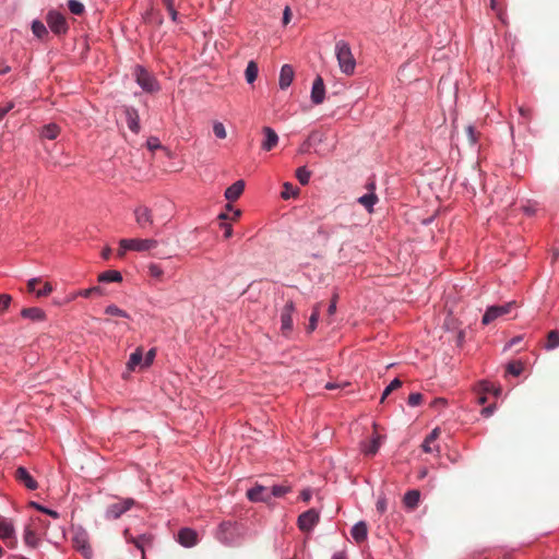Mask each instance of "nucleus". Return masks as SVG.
<instances>
[{"label":"nucleus","mask_w":559,"mask_h":559,"mask_svg":"<svg viewBox=\"0 0 559 559\" xmlns=\"http://www.w3.org/2000/svg\"><path fill=\"white\" fill-rule=\"evenodd\" d=\"M335 56L338 62V67L342 73L352 75L355 72L356 60L353 56L352 49L348 43L338 40L335 44Z\"/></svg>","instance_id":"nucleus-1"},{"label":"nucleus","mask_w":559,"mask_h":559,"mask_svg":"<svg viewBox=\"0 0 559 559\" xmlns=\"http://www.w3.org/2000/svg\"><path fill=\"white\" fill-rule=\"evenodd\" d=\"M119 246H121V248L123 249H130L136 252H146L156 249L158 246V241L153 238L121 239Z\"/></svg>","instance_id":"nucleus-2"},{"label":"nucleus","mask_w":559,"mask_h":559,"mask_svg":"<svg viewBox=\"0 0 559 559\" xmlns=\"http://www.w3.org/2000/svg\"><path fill=\"white\" fill-rule=\"evenodd\" d=\"M134 504L135 501L132 498L120 499L107 507L105 518L107 520H117L127 511H129Z\"/></svg>","instance_id":"nucleus-3"},{"label":"nucleus","mask_w":559,"mask_h":559,"mask_svg":"<svg viewBox=\"0 0 559 559\" xmlns=\"http://www.w3.org/2000/svg\"><path fill=\"white\" fill-rule=\"evenodd\" d=\"M320 512L317 509H309L298 516L297 525L301 532L309 533L319 523Z\"/></svg>","instance_id":"nucleus-4"},{"label":"nucleus","mask_w":559,"mask_h":559,"mask_svg":"<svg viewBox=\"0 0 559 559\" xmlns=\"http://www.w3.org/2000/svg\"><path fill=\"white\" fill-rule=\"evenodd\" d=\"M514 306H515V302L511 301V302H507V304L501 305V306H490V307H488L486 312H485V314H484V317H483V320H481L483 324H490L496 319L510 313V311L512 310V308Z\"/></svg>","instance_id":"nucleus-5"},{"label":"nucleus","mask_w":559,"mask_h":559,"mask_svg":"<svg viewBox=\"0 0 559 559\" xmlns=\"http://www.w3.org/2000/svg\"><path fill=\"white\" fill-rule=\"evenodd\" d=\"M46 22L55 34H66L68 32V23L63 14L57 11H49L46 15Z\"/></svg>","instance_id":"nucleus-6"},{"label":"nucleus","mask_w":559,"mask_h":559,"mask_svg":"<svg viewBox=\"0 0 559 559\" xmlns=\"http://www.w3.org/2000/svg\"><path fill=\"white\" fill-rule=\"evenodd\" d=\"M138 84L146 92L153 93L158 91L156 80L143 68L138 67L135 70Z\"/></svg>","instance_id":"nucleus-7"},{"label":"nucleus","mask_w":559,"mask_h":559,"mask_svg":"<svg viewBox=\"0 0 559 559\" xmlns=\"http://www.w3.org/2000/svg\"><path fill=\"white\" fill-rule=\"evenodd\" d=\"M134 218L141 229L150 228L154 224L152 211L144 205L134 209Z\"/></svg>","instance_id":"nucleus-8"},{"label":"nucleus","mask_w":559,"mask_h":559,"mask_svg":"<svg viewBox=\"0 0 559 559\" xmlns=\"http://www.w3.org/2000/svg\"><path fill=\"white\" fill-rule=\"evenodd\" d=\"M247 497L250 501H253V502H259V501L266 502V503L271 502L270 488L261 486V485H257L253 488L249 489L247 491Z\"/></svg>","instance_id":"nucleus-9"},{"label":"nucleus","mask_w":559,"mask_h":559,"mask_svg":"<svg viewBox=\"0 0 559 559\" xmlns=\"http://www.w3.org/2000/svg\"><path fill=\"white\" fill-rule=\"evenodd\" d=\"M14 477L19 483L23 484L29 490H35L38 487L37 481L32 477V475L23 466H19L15 469Z\"/></svg>","instance_id":"nucleus-10"},{"label":"nucleus","mask_w":559,"mask_h":559,"mask_svg":"<svg viewBox=\"0 0 559 559\" xmlns=\"http://www.w3.org/2000/svg\"><path fill=\"white\" fill-rule=\"evenodd\" d=\"M295 311V307L293 301H288L281 313V322H282V331L284 334L288 333L293 329V312Z\"/></svg>","instance_id":"nucleus-11"},{"label":"nucleus","mask_w":559,"mask_h":559,"mask_svg":"<svg viewBox=\"0 0 559 559\" xmlns=\"http://www.w3.org/2000/svg\"><path fill=\"white\" fill-rule=\"evenodd\" d=\"M177 540L183 547H193L198 543V533L192 528H181L178 532Z\"/></svg>","instance_id":"nucleus-12"},{"label":"nucleus","mask_w":559,"mask_h":559,"mask_svg":"<svg viewBox=\"0 0 559 559\" xmlns=\"http://www.w3.org/2000/svg\"><path fill=\"white\" fill-rule=\"evenodd\" d=\"M367 189L369 190L368 193L360 197L358 199V203L361 204L369 213L372 212L373 205L378 202V197L374 193L376 185L373 181H370L367 185Z\"/></svg>","instance_id":"nucleus-13"},{"label":"nucleus","mask_w":559,"mask_h":559,"mask_svg":"<svg viewBox=\"0 0 559 559\" xmlns=\"http://www.w3.org/2000/svg\"><path fill=\"white\" fill-rule=\"evenodd\" d=\"M325 96L324 82L321 76H317L312 84L311 102L316 105L322 104Z\"/></svg>","instance_id":"nucleus-14"},{"label":"nucleus","mask_w":559,"mask_h":559,"mask_svg":"<svg viewBox=\"0 0 559 559\" xmlns=\"http://www.w3.org/2000/svg\"><path fill=\"white\" fill-rule=\"evenodd\" d=\"M124 115H126L128 128L132 132L139 133L141 128H140V118H139L138 110L132 107H126Z\"/></svg>","instance_id":"nucleus-15"},{"label":"nucleus","mask_w":559,"mask_h":559,"mask_svg":"<svg viewBox=\"0 0 559 559\" xmlns=\"http://www.w3.org/2000/svg\"><path fill=\"white\" fill-rule=\"evenodd\" d=\"M294 69L289 64H284L281 69L278 85L281 90H286L290 86L294 80Z\"/></svg>","instance_id":"nucleus-16"},{"label":"nucleus","mask_w":559,"mask_h":559,"mask_svg":"<svg viewBox=\"0 0 559 559\" xmlns=\"http://www.w3.org/2000/svg\"><path fill=\"white\" fill-rule=\"evenodd\" d=\"M262 132L265 135V139L262 142L261 146H262V148L264 151H271L272 148H274L277 145V143H278V135L270 127H263Z\"/></svg>","instance_id":"nucleus-17"},{"label":"nucleus","mask_w":559,"mask_h":559,"mask_svg":"<svg viewBox=\"0 0 559 559\" xmlns=\"http://www.w3.org/2000/svg\"><path fill=\"white\" fill-rule=\"evenodd\" d=\"M381 439L382 437L380 435L374 433L368 442L362 444L364 454L367 456H373L381 445Z\"/></svg>","instance_id":"nucleus-18"},{"label":"nucleus","mask_w":559,"mask_h":559,"mask_svg":"<svg viewBox=\"0 0 559 559\" xmlns=\"http://www.w3.org/2000/svg\"><path fill=\"white\" fill-rule=\"evenodd\" d=\"M350 534L356 543L365 542L367 539V535H368V526H367L366 522L360 521V522L356 523L353 526Z\"/></svg>","instance_id":"nucleus-19"},{"label":"nucleus","mask_w":559,"mask_h":559,"mask_svg":"<svg viewBox=\"0 0 559 559\" xmlns=\"http://www.w3.org/2000/svg\"><path fill=\"white\" fill-rule=\"evenodd\" d=\"M243 189H245V181L238 180L226 189L225 198L228 201H236L242 194Z\"/></svg>","instance_id":"nucleus-20"},{"label":"nucleus","mask_w":559,"mask_h":559,"mask_svg":"<svg viewBox=\"0 0 559 559\" xmlns=\"http://www.w3.org/2000/svg\"><path fill=\"white\" fill-rule=\"evenodd\" d=\"M21 316L25 319H29L34 322L44 321L46 319V314L44 310L37 307L24 308L21 311Z\"/></svg>","instance_id":"nucleus-21"},{"label":"nucleus","mask_w":559,"mask_h":559,"mask_svg":"<svg viewBox=\"0 0 559 559\" xmlns=\"http://www.w3.org/2000/svg\"><path fill=\"white\" fill-rule=\"evenodd\" d=\"M123 535H124L127 542L134 544L135 547L142 551V556L144 557V545L148 544L151 542V537L146 536V535H142V536L135 538L130 535V531L128 528L124 530Z\"/></svg>","instance_id":"nucleus-22"},{"label":"nucleus","mask_w":559,"mask_h":559,"mask_svg":"<svg viewBox=\"0 0 559 559\" xmlns=\"http://www.w3.org/2000/svg\"><path fill=\"white\" fill-rule=\"evenodd\" d=\"M122 281V275L119 271L109 270L98 275V282L100 283H119Z\"/></svg>","instance_id":"nucleus-23"},{"label":"nucleus","mask_w":559,"mask_h":559,"mask_svg":"<svg viewBox=\"0 0 559 559\" xmlns=\"http://www.w3.org/2000/svg\"><path fill=\"white\" fill-rule=\"evenodd\" d=\"M420 492L416 489L409 490L404 496V504L408 509H415L418 506Z\"/></svg>","instance_id":"nucleus-24"},{"label":"nucleus","mask_w":559,"mask_h":559,"mask_svg":"<svg viewBox=\"0 0 559 559\" xmlns=\"http://www.w3.org/2000/svg\"><path fill=\"white\" fill-rule=\"evenodd\" d=\"M231 527L233 523L228 521H224L219 524L216 537L221 543H229V537L227 536V533L231 530Z\"/></svg>","instance_id":"nucleus-25"},{"label":"nucleus","mask_w":559,"mask_h":559,"mask_svg":"<svg viewBox=\"0 0 559 559\" xmlns=\"http://www.w3.org/2000/svg\"><path fill=\"white\" fill-rule=\"evenodd\" d=\"M143 361V349L138 347L134 353L130 355L127 367L129 370L133 371L135 367L140 366Z\"/></svg>","instance_id":"nucleus-26"},{"label":"nucleus","mask_w":559,"mask_h":559,"mask_svg":"<svg viewBox=\"0 0 559 559\" xmlns=\"http://www.w3.org/2000/svg\"><path fill=\"white\" fill-rule=\"evenodd\" d=\"M73 543L76 549L81 550L82 554L87 557L91 554V548L87 544V540L85 538L84 534L76 535L73 538Z\"/></svg>","instance_id":"nucleus-27"},{"label":"nucleus","mask_w":559,"mask_h":559,"mask_svg":"<svg viewBox=\"0 0 559 559\" xmlns=\"http://www.w3.org/2000/svg\"><path fill=\"white\" fill-rule=\"evenodd\" d=\"M60 133V128L56 123H49L41 129V136L48 140H55Z\"/></svg>","instance_id":"nucleus-28"},{"label":"nucleus","mask_w":559,"mask_h":559,"mask_svg":"<svg viewBox=\"0 0 559 559\" xmlns=\"http://www.w3.org/2000/svg\"><path fill=\"white\" fill-rule=\"evenodd\" d=\"M258 72H259L258 64L252 60L249 61L247 69L245 71L246 81L249 84H252L257 80Z\"/></svg>","instance_id":"nucleus-29"},{"label":"nucleus","mask_w":559,"mask_h":559,"mask_svg":"<svg viewBox=\"0 0 559 559\" xmlns=\"http://www.w3.org/2000/svg\"><path fill=\"white\" fill-rule=\"evenodd\" d=\"M14 537V527L12 524L0 521V538L11 539Z\"/></svg>","instance_id":"nucleus-30"},{"label":"nucleus","mask_w":559,"mask_h":559,"mask_svg":"<svg viewBox=\"0 0 559 559\" xmlns=\"http://www.w3.org/2000/svg\"><path fill=\"white\" fill-rule=\"evenodd\" d=\"M24 542L26 545L31 547H36L38 543L37 534L29 527H25L24 531Z\"/></svg>","instance_id":"nucleus-31"},{"label":"nucleus","mask_w":559,"mask_h":559,"mask_svg":"<svg viewBox=\"0 0 559 559\" xmlns=\"http://www.w3.org/2000/svg\"><path fill=\"white\" fill-rule=\"evenodd\" d=\"M33 34L38 38H44L48 35V31L43 22L34 21L32 24Z\"/></svg>","instance_id":"nucleus-32"},{"label":"nucleus","mask_w":559,"mask_h":559,"mask_svg":"<svg viewBox=\"0 0 559 559\" xmlns=\"http://www.w3.org/2000/svg\"><path fill=\"white\" fill-rule=\"evenodd\" d=\"M68 8L74 15H82L85 11V7L78 0H68Z\"/></svg>","instance_id":"nucleus-33"},{"label":"nucleus","mask_w":559,"mask_h":559,"mask_svg":"<svg viewBox=\"0 0 559 559\" xmlns=\"http://www.w3.org/2000/svg\"><path fill=\"white\" fill-rule=\"evenodd\" d=\"M320 306H321V304H317L313 307V311H312V313L310 316L309 324H308V331L309 332L314 331L316 328H317V323H318L319 316H320Z\"/></svg>","instance_id":"nucleus-34"},{"label":"nucleus","mask_w":559,"mask_h":559,"mask_svg":"<svg viewBox=\"0 0 559 559\" xmlns=\"http://www.w3.org/2000/svg\"><path fill=\"white\" fill-rule=\"evenodd\" d=\"M559 346V331L552 330L547 335V349H554Z\"/></svg>","instance_id":"nucleus-35"},{"label":"nucleus","mask_w":559,"mask_h":559,"mask_svg":"<svg viewBox=\"0 0 559 559\" xmlns=\"http://www.w3.org/2000/svg\"><path fill=\"white\" fill-rule=\"evenodd\" d=\"M147 272H148L150 276H152L158 281H163L164 271L158 264L150 263L147 265Z\"/></svg>","instance_id":"nucleus-36"},{"label":"nucleus","mask_w":559,"mask_h":559,"mask_svg":"<svg viewBox=\"0 0 559 559\" xmlns=\"http://www.w3.org/2000/svg\"><path fill=\"white\" fill-rule=\"evenodd\" d=\"M105 313L126 319L130 318V316L124 310L120 309L116 305H109L108 307H106Z\"/></svg>","instance_id":"nucleus-37"},{"label":"nucleus","mask_w":559,"mask_h":559,"mask_svg":"<svg viewBox=\"0 0 559 559\" xmlns=\"http://www.w3.org/2000/svg\"><path fill=\"white\" fill-rule=\"evenodd\" d=\"M289 491H290V487L285 486V485H275L270 488L271 498L272 497H277V498L283 497L284 495H286Z\"/></svg>","instance_id":"nucleus-38"},{"label":"nucleus","mask_w":559,"mask_h":559,"mask_svg":"<svg viewBox=\"0 0 559 559\" xmlns=\"http://www.w3.org/2000/svg\"><path fill=\"white\" fill-rule=\"evenodd\" d=\"M310 176H311V173L306 167H299L296 170V177L302 186H305L309 182Z\"/></svg>","instance_id":"nucleus-39"},{"label":"nucleus","mask_w":559,"mask_h":559,"mask_svg":"<svg viewBox=\"0 0 559 559\" xmlns=\"http://www.w3.org/2000/svg\"><path fill=\"white\" fill-rule=\"evenodd\" d=\"M402 386V381L397 378H395L383 391L381 396V402H383L388 395H390L393 391L397 390Z\"/></svg>","instance_id":"nucleus-40"},{"label":"nucleus","mask_w":559,"mask_h":559,"mask_svg":"<svg viewBox=\"0 0 559 559\" xmlns=\"http://www.w3.org/2000/svg\"><path fill=\"white\" fill-rule=\"evenodd\" d=\"M524 367L521 361H511L507 366V371L512 376H520L523 371Z\"/></svg>","instance_id":"nucleus-41"},{"label":"nucleus","mask_w":559,"mask_h":559,"mask_svg":"<svg viewBox=\"0 0 559 559\" xmlns=\"http://www.w3.org/2000/svg\"><path fill=\"white\" fill-rule=\"evenodd\" d=\"M94 294L103 295V289L99 286H94V287L82 289V290L78 292L76 296H82L84 298H90Z\"/></svg>","instance_id":"nucleus-42"},{"label":"nucleus","mask_w":559,"mask_h":559,"mask_svg":"<svg viewBox=\"0 0 559 559\" xmlns=\"http://www.w3.org/2000/svg\"><path fill=\"white\" fill-rule=\"evenodd\" d=\"M284 190L282 191V198L287 200L290 197H294L298 193V188L294 187L292 183H284Z\"/></svg>","instance_id":"nucleus-43"},{"label":"nucleus","mask_w":559,"mask_h":559,"mask_svg":"<svg viewBox=\"0 0 559 559\" xmlns=\"http://www.w3.org/2000/svg\"><path fill=\"white\" fill-rule=\"evenodd\" d=\"M29 506L34 509H36L37 511H40L43 513H46L48 514L49 516L53 518V519H58L59 518V513L55 510H50V509H47L45 507H43L41 504L37 503V502H34L32 501L29 503Z\"/></svg>","instance_id":"nucleus-44"},{"label":"nucleus","mask_w":559,"mask_h":559,"mask_svg":"<svg viewBox=\"0 0 559 559\" xmlns=\"http://www.w3.org/2000/svg\"><path fill=\"white\" fill-rule=\"evenodd\" d=\"M213 132L216 138L225 139L227 136L226 129L222 122L215 121L213 124Z\"/></svg>","instance_id":"nucleus-45"},{"label":"nucleus","mask_w":559,"mask_h":559,"mask_svg":"<svg viewBox=\"0 0 559 559\" xmlns=\"http://www.w3.org/2000/svg\"><path fill=\"white\" fill-rule=\"evenodd\" d=\"M423 394L420 393H412L409 396H408V405L409 406H418L421 402H423Z\"/></svg>","instance_id":"nucleus-46"},{"label":"nucleus","mask_w":559,"mask_h":559,"mask_svg":"<svg viewBox=\"0 0 559 559\" xmlns=\"http://www.w3.org/2000/svg\"><path fill=\"white\" fill-rule=\"evenodd\" d=\"M466 134H467V139H468V142L473 145L477 142V139H478V132L475 130V128L473 126H468L466 128Z\"/></svg>","instance_id":"nucleus-47"},{"label":"nucleus","mask_w":559,"mask_h":559,"mask_svg":"<svg viewBox=\"0 0 559 559\" xmlns=\"http://www.w3.org/2000/svg\"><path fill=\"white\" fill-rule=\"evenodd\" d=\"M11 296L7 294L0 295V312H3L11 304Z\"/></svg>","instance_id":"nucleus-48"},{"label":"nucleus","mask_w":559,"mask_h":559,"mask_svg":"<svg viewBox=\"0 0 559 559\" xmlns=\"http://www.w3.org/2000/svg\"><path fill=\"white\" fill-rule=\"evenodd\" d=\"M155 356H156V349H155V348H151V349L146 353L145 358L143 359V365H142V367H147V366H150V365L153 362V360H154Z\"/></svg>","instance_id":"nucleus-49"},{"label":"nucleus","mask_w":559,"mask_h":559,"mask_svg":"<svg viewBox=\"0 0 559 559\" xmlns=\"http://www.w3.org/2000/svg\"><path fill=\"white\" fill-rule=\"evenodd\" d=\"M51 292H52V286L49 283H45L43 288L37 289L36 296L45 297V296H48Z\"/></svg>","instance_id":"nucleus-50"},{"label":"nucleus","mask_w":559,"mask_h":559,"mask_svg":"<svg viewBox=\"0 0 559 559\" xmlns=\"http://www.w3.org/2000/svg\"><path fill=\"white\" fill-rule=\"evenodd\" d=\"M146 145H147L148 150H151V151H154L162 146L159 140L154 136H152L147 140Z\"/></svg>","instance_id":"nucleus-51"},{"label":"nucleus","mask_w":559,"mask_h":559,"mask_svg":"<svg viewBox=\"0 0 559 559\" xmlns=\"http://www.w3.org/2000/svg\"><path fill=\"white\" fill-rule=\"evenodd\" d=\"M39 282H40V280H39V278H32V280H29V281L27 282V290H28L29 293H35V294H36V292H37V290H36V286H37V284H38Z\"/></svg>","instance_id":"nucleus-52"},{"label":"nucleus","mask_w":559,"mask_h":559,"mask_svg":"<svg viewBox=\"0 0 559 559\" xmlns=\"http://www.w3.org/2000/svg\"><path fill=\"white\" fill-rule=\"evenodd\" d=\"M440 436V428H435L426 438L428 439V442L433 443Z\"/></svg>","instance_id":"nucleus-53"},{"label":"nucleus","mask_w":559,"mask_h":559,"mask_svg":"<svg viewBox=\"0 0 559 559\" xmlns=\"http://www.w3.org/2000/svg\"><path fill=\"white\" fill-rule=\"evenodd\" d=\"M221 226H222V228H224V237L226 239L230 238L233 236L231 225L227 224V223H222Z\"/></svg>","instance_id":"nucleus-54"},{"label":"nucleus","mask_w":559,"mask_h":559,"mask_svg":"<svg viewBox=\"0 0 559 559\" xmlns=\"http://www.w3.org/2000/svg\"><path fill=\"white\" fill-rule=\"evenodd\" d=\"M292 20V11L289 7H286L283 12V24L287 25Z\"/></svg>","instance_id":"nucleus-55"},{"label":"nucleus","mask_w":559,"mask_h":559,"mask_svg":"<svg viewBox=\"0 0 559 559\" xmlns=\"http://www.w3.org/2000/svg\"><path fill=\"white\" fill-rule=\"evenodd\" d=\"M226 210L233 212V214L230 215L231 221H237L241 215L240 210H234L230 204L226 205Z\"/></svg>","instance_id":"nucleus-56"},{"label":"nucleus","mask_w":559,"mask_h":559,"mask_svg":"<svg viewBox=\"0 0 559 559\" xmlns=\"http://www.w3.org/2000/svg\"><path fill=\"white\" fill-rule=\"evenodd\" d=\"M312 497V492L310 489H304L301 492H300V499L305 502H309L310 499Z\"/></svg>","instance_id":"nucleus-57"},{"label":"nucleus","mask_w":559,"mask_h":559,"mask_svg":"<svg viewBox=\"0 0 559 559\" xmlns=\"http://www.w3.org/2000/svg\"><path fill=\"white\" fill-rule=\"evenodd\" d=\"M336 299H337V295H334V297L332 298V301L328 308L329 316H333L336 311Z\"/></svg>","instance_id":"nucleus-58"},{"label":"nucleus","mask_w":559,"mask_h":559,"mask_svg":"<svg viewBox=\"0 0 559 559\" xmlns=\"http://www.w3.org/2000/svg\"><path fill=\"white\" fill-rule=\"evenodd\" d=\"M447 404V400L442 397L435 399L431 403V406L435 408L443 407Z\"/></svg>","instance_id":"nucleus-59"},{"label":"nucleus","mask_w":559,"mask_h":559,"mask_svg":"<svg viewBox=\"0 0 559 559\" xmlns=\"http://www.w3.org/2000/svg\"><path fill=\"white\" fill-rule=\"evenodd\" d=\"M484 391H486V392H493L495 395H498L501 392V389L500 388L495 389L493 384L485 383L484 384Z\"/></svg>","instance_id":"nucleus-60"},{"label":"nucleus","mask_w":559,"mask_h":559,"mask_svg":"<svg viewBox=\"0 0 559 559\" xmlns=\"http://www.w3.org/2000/svg\"><path fill=\"white\" fill-rule=\"evenodd\" d=\"M423 451L426 453H431L435 451V448L431 447V442H428V439L426 438L421 444Z\"/></svg>","instance_id":"nucleus-61"},{"label":"nucleus","mask_w":559,"mask_h":559,"mask_svg":"<svg viewBox=\"0 0 559 559\" xmlns=\"http://www.w3.org/2000/svg\"><path fill=\"white\" fill-rule=\"evenodd\" d=\"M377 510L383 513L386 510V501L385 499H379L377 502Z\"/></svg>","instance_id":"nucleus-62"},{"label":"nucleus","mask_w":559,"mask_h":559,"mask_svg":"<svg viewBox=\"0 0 559 559\" xmlns=\"http://www.w3.org/2000/svg\"><path fill=\"white\" fill-rule=\"evenodd\" d=\"M492 412H493V406L492 405H490L488 407H485L481 411L483 415H485L486 417L490 416L492 414Z\"/></svg>","instance_id":"nucleus-63"},{"label":"nucleus","mask_w":559,"mask_h":559,"mask_svg":"<svg viewBox=\"0 0 559 559\" xmlns=\"http://www.w3.org/2000/svg\"><path fill=\"white\" fill-rule=\"evenodd\" d=\"M332 559H347V556L344 551H338L333 555Z\"/></svg>","instance_id":"nucleus-64"}]
</instances>
